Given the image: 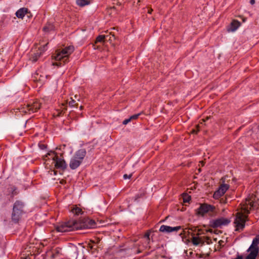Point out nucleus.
<instances>
[{"mask_svg":"<svg viewBox=\"0 0 259 259\" xmlns=\"http://www.w3.org/2000/svg\"><path fill=\"white\" fill-rule=\"evenodd\" d=\"M255 200V196L251 194L246 198L244 202L240 204V210L236 213V219L234 221L236 231H240L244 229L250 210L256 207Z\"/></svg>","mask_w":259,"mask_h":259,"instance_id":"1","label":"nucleus"},{"mask_svg":"<svg viewBox=\"0 0 259 259\" xmlns=\"http://www.w3.org/2000/svg\"><path fill=\"white\" fill-rule=\"evenodd\" d=\"M95 221L89 218H83L76 221L71 220L67 222L62 223L56 227V230L59 232H66L79 229L93 228L96 227Z\"/></svg>","mask_w":259,"mask_h":259,"instance_id":"2","label":"nucleus"},{"mask_svg":"<svg viewBox=\"0 0 259 259\" xmlns=\"http://www.w3.org/2000/svg\"><path fill=\"white\" fill-rule=\"evenodd\" d=\"M74 49L72 46H69L62 49L61 50H58L56 51V54L54 56V59L57 61H59L56 63V65L57 66H61L68 62L69 56L73 53Z\"/></svg>","mask_w":259,"mask_h":259,"instance_id":"3","label":"nucleus"},{"mask_svg":"<svg viewBox=\"0 0 259 259\" xmlns=\"http://www.w3.org/2000/svg\"><path fill=\"white\" fill-rule=\"evenodd\" d=\"M86 154V150L84 149L77 150L70 160L69 163L70 168L72 169L77 168L82 162Z\"/></svg>","mask_w":259,"mask_h":259,"instance_id":"4","label":"nucleus"},{"mask_svg":"<svg viewBox=\"0 0 259 259\" xmlns=\"http://www.w3.org/2000/svg\"><path fill=\"white\" fill-rule=\"evenodd\" d=\"M40 107V103L35 101L31 104L21 105L17 109L22 114H25L27 113H31L36 112Z\"/></svg>","mask_w":259,"mask_h":259,"instance_id":"5","label":"nucleus"},{"mask_svg":"<svg viewBox=\"0 0 259 259\" xmlns=\"http://www.w3.org/2000/svg\"><path fill=\"white\" fill-rule=\"evenodd\" d=\"M24 204L20 201H16L13 206L12 220L15 223H17L23 212Z\"/></svg>","mask_w":259,"mask_h":259,"instance_id":"6","label":"nucleus"},{"mask_svg":"<svg viewBox=\"0 0 259 259\" xmlns=\"http://www.w3.org/2000/svg\"><path fill=\"white\" fill-rule=\"evenodd\" d=\"M46 157L51 156L52 158L53 162L54 163L55 167L56 168H60L64 169L66 167V164L64 159L59 158L57 153L54 151H50L48 153Z\"/></svg>","mask_w":259,"mask_h":259,"instance_id":"7","label":"nucleus"},{"mask_svg":"<svg viewBox=\"0 0 259 259\" xmlns=\"http://www.w3.org/2000/svg\"><path fill=\"white\" fill-rule=\"evenodd\" d=\"M215 210V207L206 203L201 204L200 206L196 210V214L201 216H203L206 213H209L211 215V213L213 212Z\"/></svg>","mask_w":259,"mask_h":259,"instance_id":"8","label":"nucleus"},{"mask_svg":"<svg viewBox=\"0 0 259 259\" xmlns=\"http://www.w3.org/2000/svg\"><path fill=\"white\" fill-rule=\"evenodd\" d=\"M230 223V221L224 218H221L212 220L210 222L211 226L213 228L220 227L223 225H227Z\"/></svg>","mask_w":259,"mask_h":259,"instance_id":"9","label":"nucleus"},{"mask_svg":"<svg viewBox=\"0 0 259 259\" xmlns=\"http://www.w3.org/2000/svg\"><path fill=\"white\" fill-rule=\"evenodd\" d=\"M229 188V186L228 184H223L221 185L219 189L214 193L213 198L214 199H219L225 193Z\"/></svg>","mask_w":259,"mask_h":259,"instance_id":"10","label":"nucleus"},{"mask_svg":"<svg viewBox=\"0 0 259 259\" xmlns=\"http://www.w3.org/2000/svg\"><path fill=\"white\" fill-rule=\"evenodd\" d=\"M48 45V44H46V45L44 46L43 47H40L36 51L35 53L31 54V56L30 58V60L32 61V62H35L41 56L42 53L45 51V47Z\"/></svg>","mask_w":259,"mask_h":259,"instance_id":"11","label":"nucleus"},{"mask_svg":"<svg viewBox=\"0 0 259 259\" xmlns=\"http://www.w3.org/2000/svg\"><path fill=\"white\" fill-rule=\"evenodd\" d=\"M181 229V226L172 227L166 225H162L160 227L159 231L165 233H170L173 231H178Z\"/></svg>","mask_w":259,"mask_h":259,"instance_id":"12","label":"nucleus"},{"mask_svg":"<svg viewBox=\"0 0 259 259\" xmlns=\"http://www.w3.org/2000/svg\"><path fill=\"white\" fill-rule=\"evenodd\" d=\"M259 244V235L256 236L253 239L251 245L250 246L247 250V251L249 250H256L258 252V244Z\"/></svg>","mask_w":259,"mask_h":259,"instance_id":"13","label":"nucleus"},{"mask_svg":"<svg viewBox=\"0 0 259 259\" xmlns=\"http://www.w3.org/2000/svg\"><path fill=\"white\" fill-rule=\"evenodd\" d=\"M39 70H37L33 75L34 80L35 81H45L47 75L43 73H40Z\"/></svg>","mask_w":259,"mask_h":259,"instance_id":"14","label":"nucleus"},{"mask_svg":"<svg viewBox=\"0 0 259 259\" xmlns=\"http://www.w3.org/2000/svg\"><path fill=\"white\" fill-rule=\"evenodd\" d=\"M28 9L26 8H21L16 12V15L18 18H23L28 13Z\"/></svg>","mask_w":259,"mask_h":259,"instance_id":"15","label":"nucleus"},{"mask_svg":"<svg viewBox=\"0 0 259 259\" xmlns=\"http://www.w3.org/2000/svg\"><path fill=\"white\" fill-rule=\"evenodd\" d=\"M241 23L238 20H234L231 23L230 28L229 30L231 31H235L240 26Z\"/></svg>","mask_w":259,"mask_h":259,"instance_id":"16","label":"nucleus"},{"mask_svg":"<svg viewBox=\"0 0 259 259\" xmlns=\"http://www.w3.org/2000/svg\"><path fill=\"white\" fill-rule=\"evenodd\" d=\"M192 242L194 245H198L200 244L203 245L204 241L201 237H193L192 239Z\"/></svg>","mask_w":259,"mask_h":259,"instance_id":"17","label":"nucleus"},{"mask_svg":"<svg viewBox=\"0 0 259 259\" xmlns=\"http://www.w3.org/2000/svg\"><path fill=\"white\" fill-rule=\"evenodd\" d=\"M250 253L245 257V259H256V257L258 254L257 251L256 250H249Z\"/></svg>","mask_w":259,"mask_h":259,"instance_id":"18","label":"nucleus"},{"mask_svg":"<svg viewBox=\"0 0 259 259\" xmlns=\"http://www.w3.org/2000/svg\"><path fill=\"white\" fill-rule=\"evenodd\" d=\"M108 36L109 35H100L98 36L96 39L95 44L104 42L106 40H107Z\"/></svg>","mask_w":259,"mask_h":259,"instance_id":"19","label":"nucleus"},{"mask_svg":"<svg viewBox=\"0 0 259 259\" xmlns=\"http://www.w3.org/2000/svg\"><path fill=\"white\" fill-rule=\"evenodd\" d=\"M76 3L78 6L83 7L90 4L88 0H76Z\"/></svg>","mask_w":259,"mask_h":259,"instance_id":"20","label":"nucleus"},{"mask_svg":"<svg viewBox=\"0 0 259 259\" xmlns=\"http://www.w3.org/2000/svg\"><path fill=\"white\" fill-rule=\"evenodd\" d=\"M71 211L73 213H74L75 215H79V214H81L82 212V209L78 207H73Z\"/></svg>","mask_w":259,"mask_h":259,"instance_id":"21","label":"nucleus"},{"mask_svg":"<svg viewBox=\"0 0 259 259\" xmlns=\"http://www.w3.org/2000/svg\"><path fill=\"white\" fill-rule=\"evenodd\" d=\"M54 28V26L52 24L49 23L46 24L43 28V30L45 32H49L50 31L53 30Z\"/></svg>","mask_w":259,"mask_h":259,"instance_id":"22","label":"nucleus"},{"mask_svg":"<svg viewBox=\"0 0 259 259\" xmlns=\"http://www.w3.org/2000/svg\"><path fill=\"white\" fill-rule=\"evenodd\" d=\"M9 192H11L13 195H15L18 194V192L17 191V188L15 186H11L8 188Z\"/></svg>","mask_w":259,"mask_h":259,"instance_id":"23","label":"nucleus"},{"mask_svg":"<svg viewBox=\"0 0 259 259\" xmlns=\"http://www.w3.org/2000/svg\"><path fill=\"white\" fill-rule=\"evenodd\" d=\"M190 200L191 197L189 195L187 194H185L183 195V202L184 203H188Z\"/></svg>","mask_w":259,"mask_h":259,"instance_id":"24","label":"nucleus"},{"mask_svg":"<svg viewBox=\"0 0 259 259\" xmlns=\"http://www.w3.org/2000/svg\"><path fill=\"white\" fill-rule=\"evenodd\" d=\"M75 102H76L74 100L71 99V100L69 102L68 104L70 107H77L78 106V103H76Z\"/></svg>","mask_w":259,"mask_h":259,"instance_id":"25","label":"nucleus"},{"mask_svg":"<svg viewBox=\"0 0 259 259\" xmlns=\"http://www.w3.org/2000/svg\"><path fill=\"white\" fill-rule=\"evenodd\" d=\"M141 115V113L136 114L131 116L130 118L131 120L137 119L139 116Z\"/></svg>","mask_w":259,"mask_h":259,"instance_id":"26","label":"nucleus"},{"mask_svg":"<svg viewBox=\"0 0 259 259\" xmlns=\"http://www.w3.org/2000/svg\"><path fill=\"white\" fill-rule=\"evenodd\" d=\"M144 237L146 238L148 243L150 242V232H147L145 233Z\"/></svg>","mask_w":259,"mask_h":259,"instance_id":"27","label":"nucleus"},{"mask_svg":"<svg viewBox=\"0 0 259 259\" xmlns=\"http://www.w3.org/2000/svg\"><path fill=\"white\" fill-rule=\"evenodd\" d=\"M131 120V119H130V118H128V119H126L125 120H123V121L122 122V123L123 124H127L128 122H130Z\"/></svg>","mask_w":259,"mask_h":259,"instance_id":"28","label":"nucleus"},{"mask_svg":"<svg viewBox=\"0 0 259 259\" xmlns=\"http://www.w3.org/2000/svg\"><path fill=\"white\" fill-rule=\"evenodd\" d=\"M132 176V174H130L129 175H127V174H125L123 175V178L124 179H130L131 178Z\"/></svg>","mask_w":259,"mask_h":259,"instance_id":"29","label":"nucleus"},{"mask_svg":"<svg viewBox=\"0 0 259 259\" xmlns=\"http://www.w3.org/2000/svg\"><path fill=\"white\" fill-rule=\"evenodd\" d=\"M221 203H227V198H222L221 199Z\"/></svg>","mask_w":259,"mask_h":259,"instance_id":"30","label":"nucleus"},{"mask_svg":"<svg viewBox=\"0 0 259 259\" xmlns=\"http://www.w3.org/2000/svg\"><path fill=\"white\" fill-rule=\"evenodd\" d=\"M204 238L205 239V240H203L204 241H206L208 244L209 243V241H211L210 238L208 237H204Z\"/></svg>","mask_w":259,"mask_h":259,"instance_id":"31","label":"nucleus"},{"mask_svg":"<svg viewBox=\"0 0 259 259\" xmlns=\"http://www.w3.org/2000/svg\"><path fill=\"white\" fill-rule=\"evenodd\" d=\"M39 147L41 149H44L46 148V146L44 144L39 145Z\"/></svg>","mask_w":259,"mask_h":259,"instance_id":"32","label":"nucleus"},{"mask_svg":"<svg viewBox=\"0 0 259 259\" xmlns=\"http://www.w3.org/2000/svg\"><path fill=\"white\" fill-rule=\"evenodd\" d=\"M199 125H197V126H196L197 131H196L195 130H194L193 131V133H197L198 132V131H199Z\"/></svg>","mask_w":259,"mask_h":259,"instance_id":"33","label":"nucleus"},{"mask_svg":"<svg viewBox=\"0 0 259 259\" xmlns=\"http://www.w3.org/2000/svg\"><path fill=\"white\" fill-rule=\"evenodd\" d=\"M153 11V10L151 8H149L148 10V13L149 14H151Z\"/></svg>","mask_w":259,"mask_h":259,"instance_id":"34","label":"nucleus"},{"mask_svg":"<svg viewBox=\"0 0 259 259\" xmlns=\"http://www.w3.org/2000/svg\"><path fill=\"white\" fill-rule=\"evenodd\" d=\"M250 3L251 5H253V4L255 3V1H254V0H250Z\"/></svg>","mask_w":259,"mask_h":259,"instance_id":"35","label":"nucleus"},{"mask_svg":"<svg viewBox=\"0 0 259 259\" xmlns=\"http://www.w3.org/2000/svg\"><path fill=\"white\" fill-rule=\"evenodd\" d=\"M110 35H112V37H113V38H114V39H115V38L114 34H112V32H110Z\"/></svg>","mask_w":259,"mask_h":259,"instance_id":"36","label":"nucleus"},{"mask_svg":"<svg viewBox=\"0 0 259 259\" xmlns=\"http://www.w3.org/2000/svg\"><path fill=\"white\" fill-rule=\"evenodd\" d=\"M112 39H111V36H110V37H109V39H108V41H112Z\"/></svg>","mask_w":259,"mask_h":259,"instance_id":"37","label":"nucleus"},{"mask_svg":"<svg viewBox=\"0 0 259 259\" xmlns=\"http://www.w3.org/2000/svg\"><path fill=\"white\" fill-rule=\"evenodd\" d=\"M245 20H246V19H245V18H244V19H243V22H245Z\"/></svg>","mask_w":259,"mask_h":259,"instance_id":"38","label":"nucleus"},{"mask_svg":"<svg viewBox=\"0 0 259 259\" xmlns=\"http://www.w3.org/2000/svg\"><path fill=\"white\" fill-rule=\"evenodd\" d=\"M202 120L203 121V122H204L206 121V120L205 119H202Z\"/></svg>","mask_w":259,"mask_h":259,"instance_id":"39","label":"nucleus"},{"mask_svg":"<svg viewBox=\"0 0 259 259\" xmlns=\"http://www.w3.org/2000/svg\"><path fill=\"white\" fill-rule=\"evenodd\" d=\"M82 106H81L80 107V108L81 109H82Z\"/></svg>","mask_w":259,"mask_h":259,"instance_id":"40","label":"nucleus"}]
</instances>
